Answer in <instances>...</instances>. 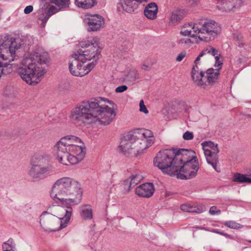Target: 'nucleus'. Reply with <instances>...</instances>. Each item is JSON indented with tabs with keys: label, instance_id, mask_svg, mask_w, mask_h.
Masks as SVG:
<instances>
[{
	"label": "nucleus",
	"instance_id": "f257e3e1",
	"mask_svg": "<svg viewBox=\"0 0 251 251\" xmlns=\"http://www.w3.org/2000/svg\"><path fill=\"white\" fill-rule=\"evenodd\" d=\"M116 108V105L109 100L91 98L78 103L72 110L70 118L75 123L88 125L99 122L107 125L114 119Z\"/></svg>",
	"mask_w": 251,
	"mask_h": 251
},
{
	"label": "nucleus",
	"instance_id": "f03ea898",
	"mask_svg": "<svg viewBox=\"0 0 251 251\" xmlns=\"http://www.w3.org/2000/svg\"><path fill=\"white\" fill-rule=\"evenodd\" d=\"M80 185L73 178L62 177L57 180L52 186L50 196L54 200H59L63 207L68 208L76 205L81 201Z\"/></svg>",
	"mask_w": 251,
	"mask_h": 251
},
{
	"label": "nucleus",
	"instance_id": "7ed1b4c3",
	"mask_svg": "<svg viewBox=\"0 0 251 251\" xmlns=\"http://www.w3.org/2000/svg\"><path fill=\"white\" fill-rule=\"evenodd\" d=\"M48 61V53L37 50L27 54L23 59V66L19 70V75L27 84L35 85L40 81L44 74L42 65Z\"/></svg>",
	"mask_w": 251,
	"mask_h": 251
},
{
	"label": "nucleus",
	"instance_id": "20e7f679",
	"mask_svg": "<svg viewBox=\"0 0 251 251\" xmlns=\"http://www.w3.org/2000/svg\"><path fill=\"white\" fill-rule=\"evenodd\" d=\"M57 159L62 164H76L85 154L84 145L81 140L75 136L68 135L60 139L54 146Z\"/></svg>",
	"mask_w": 251,
	"mask_h": 251
},
{
	"label": "nucleus",
	"instance_id": "39448f33",
	"mask_svg": "<svg viewBox=\"0 0 251 251\" xmlns=\"http://www.w3.org/2000/svg\"><path fill=\"white\" fill-rule=\"evenodd\" d=\"M154 141L152 131L144 129L141 131L138 138L131 134L124 136L121 139L119 150L125 155L136 156L151 146Z\"/></svg>",
	"mask_w": 251,
	"mask_h": 251
},
{
	"label": "nucleus",
	"instance_id": "423d86ee",
	"mask_svg": "<svg viewBox=\"0 0 251 251\" xmlns=\"http://www.w3.org/2000/svg\"><path fill=\"white\" fill-rule=\"evenodd\" d=\"M58 213L55 216L48 212H44L40 216V223L45 231H55L67 226L72 214V207L65 208L56 206Z\"/></svg>",
	"mask_w": 251,
	"mask_h": 251
},
{
	"label": "nucleus",
	"instance_id": "0eeeda50",
	"mask_svg": "<svg viewBox=\"0 0 251 251\" xmlns=\"http://www.w3.org/2000/svg\"><path fill=\"white\" fill-rule=\"evenodd\" d=\"M175 149L161 150L153 159L154 165L164 174L175 175L178 172L177 162L175 161Z\"/></svg>",
	"mask_w": 251,
	"mask_h": 251
},
{
	"label": "nucleus",
	"instance_id": "6e6552de",
	"mask_svg": "<svg viewBox=\"0 0 251 251\" xmlns=\"http://www.w3.org/2000/svg\"><path fill=\"white\" fill-rule=\"evenodd\" d=\"M69 4L70 0H41V13L38 16V24L42 27H45L51 15L60 9L67 7Z\"/></svg>",
	"mask_w": 251,
	"mask_h": 251
},
{
	"label": "nucleus",
	"instance_id": "1a4fd4ad",
	"mask_svg": "<svg viewBox=\"0 0 251 251\" xmlns=\"http://www.w3.org/2000/svg\"><path fill=\"white\" fill-rule=\"evenodd\" d=\"M196 30H199L198 39L199 41L209 42L213 41L221 33V26L215 21L209 19H201L198 22Z\"/></svg>",
	"mask_w": 251,
	"mask_h": 251
},
{
	"label": "nucleus",
	"instance_id": "9d476101",
	"mask_svg": "<svg viewBox=\"0 0 251 251\" xmlns=\"http://www.w3.org/2000/svg\"><path fill=\"white\" fill-rule=\"evenodd\" d=\"M206 54L211 55L214 56L216 59V66H219L223 64V60H220L221 53L216 48L211 46H208L198 55L196 58L192 70V77L194 81L199 86L205 85V74L202 71L199 72L198 65L200 64L201 58Z\"/></svg>",
	"mask_w": 251,
	"mask_h": 251
},
{
	"label": "nucleus",
	"instance_id": "9b49d317",
	"mask_svg": "<svg viewBox=\"0 0 251 251\" xmlns=\"http://www.w3.org/2000/svg\"><path fill=\"white\" fill-rule=\"evenodd\" d=\"M80 48L75 52V57L80 59L82 62L93 60L92 62L96 64L101 52L100 49L96 42L87 43L82 42L79 44Z\"/></svg>",
	"mask_w": 251,
	"mask_h": 251
},
{
	"label": "nucleus",
	"instance_id": "f8f14e48",
	"mask_svg": "<svg viewBox=\"0 0 251 251\" xmlns=\"http://www.w3.org/2000/svg\"><path fill=\"white\" fill-rule=\"evenodd\" d=\"M35 163L37 164L32 165L29 172V176L34 180H40L44 179L51 175L54 172L53 167L50 165H43L41 164L43 162L44 158L40 154H36L34 156Z\"/></svg>",
	"mask_w": 251,
	"mask_h": 251
},
{
	"label": "nucleus",
	"instance_id": "ddd939ff",
	"mask_svg": "<svg viewBox=\"0 0 251 251\" xmlns=\"http://www.w3.org/2000/svg\"><path fill=\"white\" fill-rule=\"evenodd\" d=\"M201 146L207 163L211 165L217 172H220V168L217 167L219 152L218 145H215L211 141H205L201 143Z\"/></svg>",
	"mask_w": 251,
	"mask_h": 251
},
{
	"label": "nucleus",
	"instance_id": "4468645a",
	"mask_svg": "<svg viewBox=\"0 0 251 251\" xmlns=\"http://www.w3.org/2000/svg\"><path fill=\"white\" fill-rule=\"evenodd\" d=\"M72 60L69 65V69L71 74L76 76H83L88 74L96 66V63L91 62L84 65L85 62H82L80 59L76 58L75 52L72 55Z\"/></svg>",
	"mask_w": 251,
	"mask_h": 251
},
{
	"label": "nucleus",
	"instance_id": "2eb2a0df",
	"mask_svg": "<svg viewBox=\"0 0 251 251\" xmlns=\"http://www.w3.org/2000/svg\"><path fill=\"white\" fill-rule=\"evenodd\" d=\"M178 172L176 173L178 178L181 179H191L195 177L199 169L198 161H190L185 163L181 167L178 166Z\"/></svg>",
	"mask_w": 251,
	"mask_h": 251
},
{
	"label": "nucleus",
	"instance_id": "dca6fc26",
	"mask_svg": "<svg viewBox=\"0 0 251 251\" xmlns=\"http://www.w3.org/2000/svg\"><path fill=\"white\" fill-rule=\"evenodd\" d=\"M197 161L198 159L193 150L185 149H175V161L177 162L176 165L179 167L190 161Z\"/></svg>",
	"mask_w": 251,
	"mask_h": 251
},
{
	"label": "nucleus",
	"instance_id": "f3484780",
	"mask_svg": "<svg viewBox=\"0 0 251 251\" xmlns=\"http://www.w3.org/2000/svg\"><path fill=\"white\" fill-rule=\"evenodd\" d=\"M85 22L88 25V31H96L102 28L104 24L103 18L100 15H91L85 19Z\"/></svg>",
	"mask_w": 251,
	"mask_h": 251
},
{
	"label": "nucleus",
	"instance_id": "a211bd4d",
	"mask_svg": "<svg viewBox=\"0 0 251 251\" xmlns=\"http://www.w3.org/2000/svg\"><path fill=\"white\" fill-rule=\"evenodd\" d=\"M196 27H199L198 22L186 24L182 27L180 33L185 36L191 37L194 39H196V42H199L198 37L199 30H196Z\"/></svg>",
	"mask_w": 251,
	"mask_h": 251
},
{
	"label": "nucleus",
	"instance_id": "6ab92c4d",
	"mask_svg": "<svg viewBox=\"0 0 251 251\" xmlns=\"http://www.w3.org/2000/svg\"><path fill=\"white\" fill-rule=\"evenodd\" d=\"M146 2L147 0H122L118 7H121L124 11L131 13L138 8L139 4Z\"/></svg>",
	"mask_w": 251,
	"mask_h": 251
},
{
	"label": "nucleus",
	"instance_id": "aec40b11",
	"mask_svg": "<svg viewBox=\"0 0 251 251\" xmlns=\"http://www.w3.org/2000/svg\"><path fill=\"white\" fill-rule=\"evenodd\" d=\"M154 192V188L152 183H147L140 185L135 189L136 194L143 198H150Z\"/></svg>",
	"mask_w": 251,
	"mask_h": 251
},
{
	"label": "nucleus",
	"instance_id": "412c9836",
	"mask_svg": "<svg viewBox=\"0 0 251 251\" xmlns=\"http://www.w3.org/2000/svg\"><path fill=\"white\" fill-rule=\"evenodd\" d=\"M242 2V0H224L218 5V7L223 11H229L239 8Z\"/></svg>",
	"mask_w": 251,
	"mask_h": 251
},
{
	"label": "nucleus",
	"instance_id": "4be33fe9",
	"mask_svg": "<svg viewBox=\"0 0 251 251\" xmlns=\"http://www.w3.org/2000/svg\"><path fill=\"white\" fill-rule=\"evenodd\" d=\"M222 64L219 66H216V63L215 64V69L213 68H210L208 69L205 74V77L204 79L205 80V85H207V83L208 84H213L218 79V76L220 74V70L221 69Z\"/></svg>",
	"mask_w": 251,
	"mask_h": 251
},
{
	"label": "nucleus",
	"instance_id": "5701e85b",
	"mask_svg": "<svg viewBox=\"0 0 251 251\" xmlns=\"http://www.w3.org/2000/svg\"><path fill=\"white\" fill-rule=\"evenodd\" d=\"M158 11V7L154 2H151L147 5L144 13L145 16L150 19H154L156 17Z\"/></svg>",
	"mask_w": 251,
	"mask_h": 251
},
{
	"label": "nucleus",
	"instance_id": "b1692460",
	"mask_svg": "<svg viewBox=\"0 0 251 251\" xmlns=\"http://www.w3.org/2000/svg\"><path fill=\"white\" fill-rule=\"evenodd\" d=\"M80 214L84 220H91L93 218V211L89 204L82 205L80 207Z\"/></svg>",
	"mask_w": 251,
	"mask_h": 251
},
{
	"label": "nucleus",
	"instance_id": "393cba45",
	"mask_svg": "<svg viewBox=\"0 0 251 251\" xmlns=\"http://www.w3.org/2000/svg\"><path fill=\"white\" fill-rule=\"evenodd\" d=\"M143 177L139 174L132 175V176L126 180L124 181V185L129 184L127 190L129 191L131 188L134 187L136 185L138 184L142 179Z\"/></svg>",
	"mask_w": 251,
	"mask_h": 251
},
{
	"label": "nucleus",
	"instance_id": "a878e982",
	"mask_svg": "<svg viewBox=\"0 0 251 251\" xmlns=\"http://www.w3.org/2000/svg\"><path fill=\"white\" fill-rule=\"evenodd\" d=\"M180 209L186 212L201 213L205 210V208L202 206L199 207L193 206L188 204H181Z\"/></svg>",
	"mask_w": 251,
	"mask_h": 251
},
{
	"label": "nucleus",
	"instance_id": "bb28decb",
	"mask_svg": "<svg viewBox=\"0 0 251 251\" xmlns=\"http://www.w3.org/2000/svg\"><path fill=\"white\" fill-rule=\"evenodd\" d=\"M75 4L79 7L89 9L96 4V2L95 0H75Z\"/></svg>",
	"mask_w": 251,
	"mask_h": 251
},
{
	"label": "nucleus",
	"instance_id": "cd10ccee",
	"mask_svg": "<svg viewBox=\"0 0 251 251\" xmlns=\"http://www.w3.org/2000/svg\"><path fill=\"white\" fill-rule=\"evenodd\" d=\"M139 78V74L135 69L131 70L126 75L125 80L126 81L132 82Z\"/></svg>",
	"mask_w": 251,
	"mask_h": 251
},
{
	"label": "nucleus",
	"instance_id": "c85d7f7f",
	"mask_svg": "<svg viewBox=\"0 0 251 251\" xmlns=\"http://www.w3.org/2000/svg\"><path fill=\"white\" fill-rule=\"evenodd\" d=\"M248 178L249 177H247L245 175H243L240 173H236L233 176L232 180L234 182L243 183L248 182Z\"/></svg>",
	"mask_w": 251,
	"mask_h": 251
},
{
	"label": "nucleus",
	"instance_id": "c756f323",
	"mask_svg": "<svg viewBox=\"0 0 251 251\" xmlns=\"http://www.w3.org/2000/svg\"><path fill=\"white\" fill-rule=\"evenodd\" d=\"M15 244L12 239H9L7 241L4 242L2 245V251H14Z\"/></svg>",
	"mask_w": 251,
	"mask_h": 251
},
{
	"label": "nucleus",
	"instance_id": "7c9ffc66",
	"mask_svg": "<svg viewBox=\"0 0 251 251\" xmlns=\"http://www.w3.org/2000/svg\"><path fill=\"white\" fill-rule=\"evenodd\" d=\"M196 39L193 40L189 37H183L178 40V43L183 47H189L192 44L196 43Z\"/></svg>",
	"mask_w": 251,
	"mask_h": 251
},
{
	"label": "nucleus",
	"instance_id": "2f4dec72",
	"mask_svg": "<svg viewBox=\"0 0 251 251\" xmlns=\"http://www.w3.org/2000/svg\"><path fill=\"white\" fill-rule=\"evenodd\" d=\"M224 224L226 226L232 229H237L241 228L243 227V225L233 221H226L224 223Z\"/></svg>",
	"mask_w": 251,
	"mask_h": 251
},
{
	"label": "nucleus",
	"instance_id": "473e14b6",
	"mask_svg": "<svg viewBox=\"0 0 251 251\" xmlns=\"http://www.w3.org/2000/svg\"><path fill=\"white\" fill-rule=\"evenodd\" d=\"M181 20V16L176 12L172 13L170 16V22L172 24L175 25Z\"/></svg>",
	"mask_w": 251,
	"mask_h": 251
},
{
	"label": "nucleus",
	"instance_id": "72a5a7b5",
	"mask_svg": "<svg viewBox=\"0 0 251 251\" xmlns=\"http://www.w3.org/2000/svg\"><path fill=\"white\" fill-rule=\"evenodd\" d=\"M194 138L193 132L187 131L183 133V138L185 140H190Z\"/></svg>",
	"mask_w": 251,
	"mask_h": 251
},
{
	"label": "nucleus",
	"instance_id": "f704fd0d",
	"mask_svg": "<svg viewBox=\"0 0 251 251\" xmlns=\"http://www.w3.org/2000/svg\"><path fill=\"white\" fill-rule=\"evenodd\" d=\"M209 213L211 215H219L221 213V210L217 208L216 206H213L209 209Z\"/></svg>",
	"mask_w": 251,
	"mask_h": 251
},
{
	"label": "nucleus",
	"instance_id": "c9c22d12",
	"mask_svg": "<svg viewBox=\"0 0 251 251\" xmlns=\"http://www.w3.org/2000/svg\"><path fill=\"white\" fill-rule=\"evenodd\" d=\"M139 106H140V111L141 112H142L145 114L148 113L149 111H148L147 108H146V106L144 104L143 100H140V103H139Z\"/></svg>",
	"mask_w": 251,
	"mask_h": 251
},
{
	"label": "nucleus",
	"instance_id": "e433bc0d",
	"mask_svg": "<svg viewBox=\"0 0 251 251\" xmlns=\"http://www.w3.org/2000/svg\"><path fill=\"white\" fill-rule=\"evenodd\" d=\"M186 56V52H182L180 53L176 57V61L180 62Z\"/></svg>",
	"mask_w": 251,
	"mask_h": 251
},
{
	"label": "nucleus",
	"instance_id": "4c0bfd02",
	"mask_svg": "<svg viewBox=\"0 0 251 251\" xmlns=\"http://www.w3.org/2000/svg\"><path fill=\"white\" fill-rule=\"evenodd\" d=\"M127 89V87L126 85H122L116 88L115 91L117 93H122Z\"/></svg>",
	"mask_w": 251,
	"mask_h": 251
},
{
	"label": "nucleus",
	"instance_id": "58836bf2",
	"mask_svg": "<svg viewBox=\"0 0 251 251\" xmlns=\"http://www.w3.org/2000/svg\"><path fill=\"white\" fill-rule=\"evenodd\" d=\"M213 232L215 233L219 234L220 235H222L226 237V238H229L231 239H234V237L232 235L228 234L226 233H224L223 232H221V231H217V230H214Z\"/></svg>",
	"mask_w": 251,
	"mask_h": 251
},
{
	"label": "nucleus",
	"instance_id": "ea45409f",
	"mask_svg": "<svg viewBox=\"0 0 251 251\" xmlns=\"http://www.w3.org/2000/svg\"><path fill=\"white\" fill-rule=\"evenodd\" d=\"M33 10V7L32 5H28L25 7L24 9V13L25 14H29L31 13Z\"/></svg>",
	"mask_w": 251,
	"mask_h": 251
},
{
	"label": "nucleus",
	"instance_id": "a19ab883",
	"mask_svg": "<svg viewBox=\"0 0 251 251\" xmlns=\"http://www.w3.org/2000/svg\"><path fill=\"white\" fill-rule=\"evenodd\" d=\"M187 0L189 2L190 4H191V5L196 3L198 1V0Z\"/></svg>",
	"mask_w": 251,
	"mask_h": 251
},
{
	"label": "nucleus",
	"instance_id": "79ce46f5",
	"mask_svg": "<svg viewBox=\"0 0 251 251\" xmlns=\"http://www.w3.org/2000/svg\"><path fill=\"white\" fill-rule=\"evenodd\" d=\"M246 172L247 173V176L251 177V168L247 169Z\"/></svg>",
	"mask_w": 251,
	"mask_h": 251
},
{
	"label": "nucleus",
	"instance_id": "37998d69",
	"mask_svg": "<svg viewBox=\"0 0 251 251\" xmlns=\"http://www.w3.org/2000/svg\"><path fill=\"white\" fill-rule=\"evenodd\" d=\"M149 66L146 65H144L142 67V69L144 70H147Z\"/></svg>",
	"mask_w": 251,
	"mask_h": 251
},
{
	"label": "nucleus",
	"instance_id": "c03bdc74",
	"mask_svg": "<svg viewBox=\"0 0 251 251\" xmlns=\"http://www.w3.org/2000/svg\"><path fill=\"white\" fill-rule=\"evenodd\" d=\"M248 182L251 183V178H248Z\"/></svg>",
	"mask_w": 251,
	"mask_h": 251
},
{
	"label": "nucleus",
	"instance_id": "a18cd8bd",
	"mask_svg": "<svg viewBox=\"0 0 251 251\" xmlns=\"http://www.w3.org/2000/svg\"><path fill=\"white\" fill-rule=\"evenodd\" d=\"M234 38L235 39H236V40H239L240 39V38L238 36H237L236 37H234Z\"/></svg>",
	"mask_w": 251,
	"mask_h": 251
},
{
	"label": "nucleus",
	"instance_id": "49530a36",
	"mask_svg": "<svg viewBox=\"0 0 251 251\" xmlns=\"http://www.w3.org/2000/svg\"><path fill=\"white\" fill-rule=\"evenodd\" d=\"M246 117L248 118H251V115H250V114L247 115Z\"/></svg>",
	"mask_w": 251,
	"mask_h": 251
},
{
	"label": "nucleus",
	"instance_id": "de8ad7c7",
	"mask_svg": "<svg viewBox=\"0 0 251 251\" xmlns=\"http://www.w3.org/2000/svg\"><path fill=\"white\" fill-rule=\"evenodd\" d=\"M239 46L240 47H243V45H242V44L241 45H239Z\"/></svg>",
	"mask_w": 251,
	"mask_h": 251
},
{
	"label": "nucleus",
	"instance_id": "09e8293b",
	"mask_svg": "<svg viewBox=\"0 0 251 251\" xmlns=\"http://www.w3.org/2000/svg\"><path fill=\"white\" fill-rule=\"evenodd\" d=\"M248 242L251 243V240H249Z\"/></svg>",
	"mask_w": 251,
	"mask_h": 251
}]
</instances>
